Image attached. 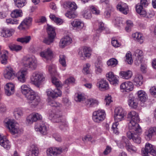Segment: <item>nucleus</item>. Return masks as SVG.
Returning <instances> with one entry per match:
<instances>
[{
  "mask_svg": "<svg viewBox=\"0 0 156 156\" xmlns=\"http://www.w3.org/2000/svg\"><path fill=\"white\" fill-rule=\"evenodd\" d=\"M9 47L11 50L16 52L20 51L22 48V46L15 44L10 45Z\"/></svg>",
  "mask_w": 156,
  "mask_h": 156,
  "instance_id": "obj_43",
  "label": "nucleus"
},
{
  "mask_svg": "<svg viewBox=\"0 0 156 156\" xmlns=\"http://www.w3.org/2000/svg\"><path fill=\"white\" fill-rule=\"evenodd\" d=\"M143 6L140 3L137 4L136 6V11L141 16L148 18V16H147V12L146 10L143 8Z\"/></svg>",
  "mask_w": 156,
  "mask_h": 156,
  "instance_id": "obj_22",
  "label": "nucleus"
},
{
  "mask_svg": "<svg viewBox=\"0 0 156 156\" xmlns=\"http://www.w3.org/2000/svg\"><path fill=\"white\" fill-rule=\"evenodd\" d=\"M134 54L139 59L140 61L141 60L143 55V51H142L139 49L136 50Z\"/></svg>",
  "mask_w": 156,
  "mask_h": 156,
  "instance_id": "obj_51",
  "label": "nucleus"
},
{
  "mask_svg": "<svg viewBox=\"0 0 156 156\" xmlns=\"http://www.w3.org/2000/svg\"><path fill=\"white\" fill-rule=\"evenodd\" d=\"M90 66V65L89 63H87L85 66L83 68V73L85 74H87L89 73L90 71L89 69Z\"/></svg>",
  "mask_w": 156,
  "mask_h": 156,
  "instance_id": "obj_59",
  "label": "nucleus"
},
{
  "mask_svg": "<svg viewBox=\"0 0 156 156\" xmlns=\"http://www.w3.org/2000/svg\"><path fill=\"white\" fill-rule=\"evenodd\" d=\"M119 123L118 122H115L113 123L112 126V129L113 131V132L115 133L118 134L119 133L118 128L117 126Z\"/></svg>",
  "mask_w": 156,
  "mask_h": 156,
  "instance_id": "obj_60",
  "label": "nucleus"
},
{
  "mask_svg": "<svg viewBox=\"0 0 156 156\" xmlns=\"http://www.w3.org/2000/svg\"><path fill=\"white\" fill-rule=\"evenodd\" d=\"M42 118L41 116L37 113L32 114L29 115L27 118V122L30 124H32Z\"/></svg>",
  "mask_w": 156,
  "mask_h": 156,
  "instance_id": "obj_16",
  "label": "nucleus"
},
{
  "mask_svg": "<svg viewBox=\"0 0 156 156\" xmlns=\"http://www.w3.org/2000/svg\"><path fill=\"white\" fill-rule=\"evenodd\" d=\"M95 71L97 74H99L102 71V64L101 62H98L95 64Z\"/></svg>",
  "mask_w": 156,
  "mask_h": 156,
  "instance_id": "obj_39",
  "label": "nucleus"
},
{
  "mask_svg": "<svg viewBox=\"0 0 156 156\" xmlns=\"http://www.w3.org/2000/svg\"><path fill=\"white\" fill-rule=\"evenodd\" d=\"M127 116L131 120L129 123V131L126 133L127 137L129 139H132L135 143L140 144L141 138L138 135L141 133L142 129L137 123L139 121L138 114L136 112L132 111L128 114Z\"/></svg>",
  "mask_w": 156,
  "mask_h": 156,
  "instance_id": "obj_1",
  "label": "nucleus"
},
{
  "mask_svg": "<svg viewBox=\"0 0 156 156\" xmlns=\"http://www.w3.org/2000/svg\"><path fill=\"white\" fill-rule=\"evenodd\" d=\"M29 150L32 152V154H28V156H36L39 153L38 149L37 147L34 144L31 145L30 147Z\"/></svg>",
  "mask_w": 156,
  "mask_h": 156,
  "instance_id": "obj_35",
  "label": "nucleus"
},
{
  "mask_svg": "<svg viewBox=\"0 0 156 156\" xmlns=\"http://www.w3.org/2000/svg\"><path fill=\"white\" fill-rule=\"evenodd\" d=\"M8 56L6 53L2 54L0 57L1 63L3 65H5L8 62Z\"/></svg>",
  "mask_w": 156,
  "mask_h": 156,
  "instance_id": "obj_46",
  "label": "nucleus"
},
{
  "mask_svg": "<svg viewBox=\"0 0 156 156\" xmlns=\"http://www.w3.org/2000/svg\"><path fill=\"white\" fill-rule=\"evenodd\" d=\"M27 99L32 105L34 106H37L41 101L40 97L33 90L25 96Z\"/></svg>",
  "mask_w": 156,
  "mask_h": 156,
  "instance_id": "obj_3",
  "label": "nucleus"
},
{
  "mask_svg": "<svg viewBox=\"0 0 156 156\" xmlns=\"http://www.w3.org/2000/svg\"><path fill=\"white\" fill-rule=\"evenodd\" d=\"M150 92L151 95L156 97V87H152L150 90Z\"/></svg>",
  "mask_w": 156,
  "mask_h": 156,
  "instance_id": "obj_64",
  "label": "nucleus"
},
{
  "mask_svg": "<svg viewBox=\"0 0 156 156\" xmlns=\"http://www.w3.org/2000/svg\"><path fill=\"white\" fill-rule=\"evenodd\" d=\"M91 51L90 48L84 47L83 49L80 50L79 55L82 59H83L85 57L89 58L91 55Z\"/></svg>",
  "mask_w": 156,
  "mask_h": 156,
  "instance_id": "obj_10",
  "label": "nucleus"
},
{
  "mask_svg": "<svg viewBox=\"0 0 156 156\" xmlns=\"http://www.w3.org/2000/svg\"><path fill=\"white\" fill-rule=\"evenodd\" d=\"M32 90L28 85L23 84L21 87V92L25 96Z\"/></svg>",
  "mask_w": 156,
  "mask_h": 156,
  "instance_id": "obj_34",
  "label": "nucleus"
},
{
  "mask_svg": "<svg viewBox=\"0 0 156 156\" xmlns=\"http://www.w3.org/2000/svg\"><path fill=\"white\" fill-rule=\"evenodd\" d=\"M52 82L57 87H59L61 86V84L58 80L55 77H52Z\"/></svg>",
  "mask_w": 156,
  "mask_h": 156,
  "instance_id": "obj_56",
  "label": "nucleus"
},
{
  "mask_svg": "<svg viewBox=\"0 0 156 156\" xmlns=\"http://www.w3.org/2000/svg\"><path fill=\"white\" fill-rule=\"evenodd\" d=\"M15 5L18 8H21L26 4L25 0H14Z\"/></svg>",
  "mask_w": 156,
  "mask_h": 156,
  "instance_id": "obj_41",
  "label": "nucleus"
},
{
  "mask_svg": "<svg viewBox=\"0 0 156 156\" xmlns=\"http://www.w3.org/2000/svg\"><path fill=\"white\" fill-rule=\"evenodd\" d=\"M137 94L139 99L141 102H144L147 99V94L143 90H140L137 91Z\"/></svg>",
  "mask_w": 156,
  "mask_h": 156,
  "instance_id": "obj_28",
  "label": "nucleus"
},
{
  "mask_svg": "<svg viewBox=\"0 0 156 156\" xmlns=\"http://www.w3.org/2000/svg\"><path fill=\"white\" fill-rule=\"evenodd\" d=\"M87 103L89 107H92L94 105H97L99 102L96 100L90 98L87 100Z\"/></svg>",
  "mask_w": 156,
  "mask_h": 156,
  "instance_id": "obj_44",
  "label": "nucleus"
},
{
  "mask_svg": "<svg viewBox=\"0 0 156 156\" xmlns=\"http://www.w3.org/2000/svg\"><path fill=\"white\" fill-rule=\"evenodd\" d=\"M63 151L61 147H53L49 148L47 150L48 155L51 156L52 154L57 155L60 154Z\"/></svg>",
  "mask_w": 156,
  "mask_h": 156,
  "instance_id": "obj_13",
  "label": "nucleus"
},
{
  "mask_svg": "<svg viewBox=\"0 0 156 156\" xmlns=\"http://www.w3.org/2000/svg\"><path fill=\"white\" fill-rule=\"evenodd\" d=\"M14 114L16 119H18L23 115V110L20 108H16L14 110Z\"/></svg>",
  "mask_w": 156,
  "mask_h": 156,
  "instance_id": "obj_40",
  "label": "nucleus"
},
{
  "mask_svg": "<svg viewBox=\"0 0 156 156\" xmlns=\"http://www.w3.org/2000/svg\"><path fill=\"white\" fill-rule=\"evenodd\" d=\"M40 56L47 60L51 59L53 56V52L50 48H48L40 53Z\"/></svg>",
  "mask_w": 156,
  "mask_h": 156,
  "instance_id": "obj_19",
  "label": "nucleus"
},
{
  "mask_svg": "<svg viewBox=\"0 0 156 156\" xmlns=\"http://www.w3.org/2000/svg\"><path fill=\"white\" fill-rule=\"evenodd\" d=\"M46 92L48 98L51 97L52 98H56L62 95L61 91L58 88L55 89L54 90L51 89H48Z\"/></svg>",
  "mask_w": 156,
  "mask_h": 156,
  "instance_id": "obj_11",
  "label": "nucleus"
},
{
  "mask_svg": "<svg viewBox=\"0 0 156 156\" xmlns=\"http://www.w3.org/2000/svg\"><path fill=\"white\" fill-rule=\"evenodd\" d=\"M31 80L34 84L39 87L41 83L44 80V77L42 73L35 72L33 73Z\"/></svg>",
  "mask_w": 156,
  "mask_h": 156,
  "instance_id": "obj_4",
  "label": "nucleus"
},
{
  "mask_svg": "<svg viewBox=\"0 0 156 156\" xmlns=\"http://www.w3.org/2000/svg\"><path fill=\"white\" fill-rule=\"evenodd\" d=\"M47 30L48 34V37L45 38L43 42L46 44L50 45L53 42L56 33L54 28L51 26L48 25Z\"/></svg>",
  "mask_w": 156,
  "mask_h": 156,
  "instance_id": "obj_2",
  "label": "nucleus"
},
{
  "mask_svg": "<svg viewBox=\"0 0 156 156\" xmlns=\"http://www.w3.org/2000/svg\"><path fill=\"white\" fill-rule=\"evenodd\" d=\"M23 63L25 67L30 68L32 69H35L37 66V61L33 57L24 58Z\"/></svg>",
  "mask_w": 156,
  "mask_h": 156,
  "instance_id": "obj_8",
  "label": "nucleus"
},
{
  "mask_svg": "<svg viewBox=\"0 0 156 156\" xmlns=\"http://www.w3.org/2000/svg\"><path fill=\"white\" fill-rule=\"evenodd\" d=\"M98 28L96 30L97 33H99L105 29L104 23L102 22L99 23Z\"/></svg>",
  "mask_w": 156,
  "mask_h": 156,
  "instance_id": "obj_57",
  "label": "nucleus"
},
{
  "mask_svg": "<svg viewBox=\"0 0 156 156\" xmlns=\"http://www.w3.org/2000/svg\"><path fill=\"white\" fill-rule=\"evenodd\" d=\"M128 104L132 108H136L137 107L138 100L132 94H130L128 97Z\"/></svg>",
  "mask_w": 156,
  "mask_h": 156,
  "instance_id": "obj_21",
  "label": "nucleus"
},
{
  "mask_svg": "<svg viewBox=\"0 0 156 156\" xmlns=\"http://www.w3.org/2000/svg\"><path fill=\"white\" fill-rule=\"evenodd\" d=\"M119 77L116 76H115L112 79H110L109 82L111 84L115 86L118 84L119 83Z\"/></svg>",
  "mask_w": 156,
  "mask_h": 156,
  "instance_id": "obj_50",
  "label": "nucleus"
},
{
  "mask_svg": "<svg viewBox=\"0 0 156 156\" xmlns=\"http://www.w3.org/2000/svg\"><path fill=\"white\" fill-rule=\"evenodd\" d=\"M116 8L118 10L124 14L126 15L129 12L128 6L126 3H119L116 6Z\"/></svg>",
  "mask_w": 156,
  "mask_h": 156,
  "instance_id": "obj_23",
  "label": "nucleus"
},
{
  "mask_svg": "<svg viewBox=\"0 0 156 156\" xmlns=\"http://www.w3.org/2000/svg\"><path fill=\"white\" fill-rule=\"evenodd\" d=\"M31 39V37L30 36H25L24 37L18 38L17 39L18 41L21 43H26L28 42Z\"/></svg>",
  "mask_w": 156,
  "mask_h": 156,
  "instance_id": "obj_48",
  "label": "nucleus"
},
{
  "mask_svg": "<svg viewBox=\"0 0 156 156\" xmlns=\"http://www.w3.org/2000/svg\"><path fill=\"white\" fill-rule=\"evenodd\" d=\"M72 26L77 29H81L84 26V24L81 21L75 20L71 23Z\"/></svg>",
  "mask_w": 156,
  "mask_h": 156,
  "instance_id": "obj_31",
  "label": "nucleus"
},
{
  "mask_svg": "<svg viewBox=\"0 0 156 156\" xmlns=\"http://www.w3.org/2000/svg\"><path fill=\"white\" fill-rule=\"evenodd\" d=\"M85 99L84 96L81 94L78 93L76 97L75 98V100L76 101L81 102Z\"/></svg>",
  "mask_w": 156,
  "mask_h": 156,
  "instance_id": "obj_55",
  "label": "nucleus"
},
{
  "mask_svg": "<svg viewBox=\"0 0 156 156\" xmlns=\"http://www.w3.org/2000/svg\"><path fill=\"white\" fill-rule=\"evenodd\" d=\"M133 85L131 82H125L120 85V89L122 92H129L133 89Z\"/></svg>",
  "mask_w": 156,
  "mask_h": 156,
  "instance_id": "obj_17",
  "label": "nucleus"
},
{
  "mask_svg": "<svg viewBox=\"0 0 156 156\" xmlns=\"http://www.w3.org/2000/svg\"><path fill=\"white\" fill-rule=\"evenodd\" d=\"M143 82V78L141 75L137 74L135 76L133 79L134 84L137 86H140L142 84Z\"/></svg>",
  "mask_w": 156,
  "mask_h": 156,
  "instance_id": "obj_32",
  "label": "nucleus"
},
{
  "mask_svg": "<svg viewBox=\"0 0 156 156\" xmlns=\"http://www.w3.org/2000/svg\"><path fill=\"white\" fill-rule=\"evenodd\" d=\"M47 101L48 102V104L52 107H60L61 105L59 103L56 102L53 100L49 98H48Z\"/></svg>",
  "mask_w": 156,
  "mask_h": 156,
  "instance_id": "obj_36",
  "label": "nucleus"
},
{
  "mask_svg": "<svg viewBox=\"0 0 156 156\" xmlns=\"http://www.w3.org/2000/svg\"><path fill=\"white\" fill-rule=\"evenodd\" d=\"M126 61L129 64H131L133 62L132 59L131 55L129 53H127L126 55Z\"/></svg>",
  "mask_w": 156,
  "mask_h": 156,
  "instance_id": "obj_61",
  "label": "nucleus"
},
{
  "mask_svg": "<svg viewBox=\"0 0 156 156\" xmlns=\"http://www.w3.org/2000/svg\"><path fill=\"white\" fill-rule=\"evenodd\" d=\"M126 114L125 111L121 107H117L115 110L114 119L115 122H118L124 119Z\"/></svg>",
  "mask_w": 156,
  "mask_h": 156,
  "instance_id": "obj_6",
  "label": "nucleus"
},
{
  "mask_svg": "<svg viewBox=\"0 0 156 156\" xmlns=\"http://www.w3.org/2000/svg\"><path fill=\"white\" fill-rule=\"evenodd\" d=\"M6 21L7 24H17L19 23V20L17 19L11 18L7 19Z\"/></svg>",
  "mask_w": 156,
  "mask_h": 156,
  "instance_id": "obj_54",
  "label": "nucleus"
},
{
  "mask_svg": "<svg viewBox=\"0 0 156 156\" xmlns=\"http://www.w3.org/2000/svg\"><path fill=\"white\" fill-rule=\"evenodd\" d=\"M15 76V72L10 66L7 67L4 71V76L7 79H13Z\"/></svg>",
  "mask_w": 156,
  "mask_h": 156,
  "instance_id": "obj_12",
  "label": "nucleus"
},
{
  "mask_svg": "<svg viewBox=\"0 0 156 156\" xmlns=\"http://www.w3.org/2000/svg\"><path fill=\"white\" fill-rule=\"evenodd\" d=\"M112 44L114 47L116 48L119 47L121 45L120 44L117 40L113 39L112 40Z\"/></svg>",
  "mask_w": 156,
  "mask_h": 156,
  "instance_id": "obj_63",
  "label": "nucleus"
},
{
  "mask_svg": "<svg viewBox=\"0 0 156 156\" xmlns=\"http://www.w3.org/2000/svg\"><path fill=\"white\" fill-rule=\"evenodd\" d=\"M72 40L69 36H66L62 38L59 43L60 47L63 48L65 46L71 43Z\"/></svg>",
  "mask_w": 156,
  "mask_h": 156,
  "instance_id": "obj_26",
  "label": "nucleus"
},
{
  "mask_svg": "<svg viewBox=\"0 0 156 156\" xmlns=\"http://www.w3.org/2000/svg\"><path fill=\"white\" fill-rule=\"evenodd\" d=\"M126 149L129 151L135 152L137 151V149L135 146L132 145L130 142H129L126 145H125Z\"/></svg>",
  "mask_w": 156,
  "mask_h": 156,
  "instance_id": "obj_49",
  "label": "nucleus"
},
{
  "mask_svg": "<svg viewBox=\"0 0 156 156\" xmlns=\"http://www.w3.org/2000/svg\"><path fill=\"white\" fill-rule=\"evenodd\" d=\"M68 124L65 119H62L60 123L59 127L61 130L63 131H65L68 127Z\"/></svg>",
  "mask_w": 156,
  "mask_h": 156,
  "instance_id": "obj_42",
  "label": "nucleus"
},
{
  "mask_svg": "<svg viewBox=\"0 0 156 156\" xmlns=\"http://www.w3.org/2000/svg\"><path fill=\"white\" fill-rule=\"evenodd\" d=\"M97 86L101 90H106L109 88L108 82L104 80H101L98 81L97 83Z\"/></svg>",
  "mask_w": 156,
  "mask_h": 156,
  "instance_id": "obj_27",
  "label": "nucleus"
},
{
  "mask_svg": "<svg viewBox=\"0 0 156 156\" xmlns=\"http://www.w3.org/2000/svg\"><path fill=\"white\" fill-rule=\"evenodd\" d=\"M32 19V18L28 17L25 18L21 22L18 27L20 30H23L27 28L31 24Z\"/></svg>",
  "mask_w": 156,
  "mask_h": 156,
  "instance_id": "obj_14",
  "label": "nucleus"
},
{
  "mask_svg": "<svg viewBox=\"0 0 156 156\" xmlns=\"http://www.w3.org/2000/svg\"><path fill=\"white\" fill-rule=\"evenodd\" d=\"M35 129L36 131H39L43 135H45L47 133V128L45 124L43 122L36 125Z\"/></svg>",
  "mask_w": 156,
  "mask_h": 156,
  "instance_id": "obj_15",
  "label": "nucleus"
},
{
  "mask_svg": "<svg viewBox=\"0 0 156 156\" xmlns=\"http://www.w3.org/2000/svg\"><path fill=\"white\" fill-rule=\"evenodd\" d=\"M12 29H4L2 30L1 35L4 37H10L12 35Z\"/></svg>",
  "mask_w": 156,
  "mask_h": 156,
  "instance_id": "obj_37",
  "label": "nucleus"
},
{
  "mask_svg": "<svg viewBox=\"0 0 156 156\" xmlns=\"http://www.w3.org/2000/svg\"><path fill=\"white\" fill-rule=\"evenodd\" d=\"M142 151L143 156H148L149 153L153 156L156 155V151L153 146L149 143L146 144L145 148L142 149Z\"/></svg>",
  "mask_w": 156,
  "mask_h": 156,
  "instance_id": "obj_9",
  "label": "nucleus"
},
{
  "mask_svg": "<svg viewBox=\"0 0 156 156\" xmlns=\"http://www.w3.org/2000/svg\"><path fill=\"white\" fill-rule=\"evenodd\" d=\"M132 37L140 44H141L144 42V37L141 34L136 32L133 34Z\"/></svg>",
  "mask_w": 156,
  "mask_h": 156,
  "instance_id": "obj_33",
  "label": "nucleus"
},
{
  "mask_svg": "<svg viewBox=\"0 0 156 156\" xmlns=\"http://www.w3.org/2000/svg\"><path fill=\"white\" fill-rule=\"evenodd\" d=\"M27 73V69H22L16 74V76L18 80L22 83H24L26 81L25 76Z\"/></svg>",
  "mask_w": 156,
  "mask_h": 156,
  "instance_id": "obj_20",
  "label": "nucleus"
},
{
  "mask_svg": "<svg viewBox=\"0 0 156 156\" xmlns=\"http://www.w3.org/2000/svg\"><path fill=\"white\" fill-rule=\"evenodd\" d=\"M90 9L92 12L95 15H98L100 13L99 10L93 6L90 7Z\"/></svg>",
  "mask_w": 156,
  "mask_h": 156,
  "instance_id": "obj_62",
  "label": "nucleus"
},
{
  "mask_svg": "<svg viewBox=\"0 0 156 156\" xmlns=\"http://www.w3.org/2000/svg\"><path fill=\"white\" fill-rule=\"evenodd\" d=\"M50 116L52 118L53 121L55 122H61L63 119H62V116L59 114H52L51 113L50 114Z\"/></svg>",
  "mask_w": 156,
  "mask_h": 156,
  "instance_id": "obj_30",
  "label": "nucleus"
},
{
  "mask_svg": "<svg viewBox=\"0 0 156 156\" xmlns=\"http://www.w3.org/2000/svg\"><path fill=\"white\" fill-rule=\"evenodd\" d=\"M126 23L127 25L125 28L127 32H129L133 25V23L131 21L128 20L126 21Z\"/></svg>",
  "mask_w": 156,
  "mask_h": 156,
  "instance_id": "obj_53",
  "label": "nucleus"
},
{
  "mask_svg": "<svg viewBox=\"0 0 156 156\" xmlns=\"http://www.w3.org/2000/svg\"><path fill=\"white\" fill-rule=\"evenodd\" d=\"M105 116V112L104 110H99L93 113L92 118L95 122H100L104 119Z\"/></svg>",
  "mask_w": 156,
  "mask_h": 156,
  "instance_id": "obj_7",
  "label": "nucleus"
},
{
  "mask_svg": "<svg viewBox=\"0 0 156 156\" xmlns=\"http://www.w3.org/2000/svg\"><path fill=\"white\" fill-rule=\"evenodd\" d=\"M0 145L7 149H10L11 147L10 142L4 136L0 135Z\"/></svg>",
  "mask_w": 156,
  "mask_h": 156,
  "instance_id": "obj_24",
  "label": "nucleus"
},
{
  "mask_svg": "<svg viewBox=\"0 0 156 156\" xmlns=\"http://www.w3.org/2000/svg\"><path fill=\"white\" fill-rule=\"evenodd\" d=\"M22 11L21 10L15 9L11 13V15L12 18H17L22 16Z\"/></svg>",
  "mask_w": 156,
  "mask_h": 156,
  "instance_id": "obj_38",
  "label": "nucleus"
},
{
  "mask_svg": "<svg viewBox=\"0 0 156 156\" xmlns=\"http://www.w3.org/2000/svg\"><path fill=\"white\" fill-rule=\"evenodd\" d=\"M66 57L64 55H60L59 56V62L62 66H66Z\"/></svg>",
  "mask_w": 156,
  "mask_h": 156,
  "instance_id": "obj_52",
  "label": "nucleus"
},
{
  "mask_svg": "<svg viewBox=\"0 0 156 156\" xmlns=\"http://www.w3.org/2000/svg\"><path fill=\"white\" fill-rule=\"evenodd\" d=\"M118 62L115 58H113L110 59L107 62V64L108 66H111L114 67L117 64Z\"/></svg>",
  "mask_w": 156,
  "mask_h": 156,
  "instance_id": "obj_45",
  "label": "nucleus"
},
{
  "mask_svg": "<svg viewBox=\"0 0 156 156\" xmlns=\"http://www.w3.org/2000/svg\"><path fill=\"white\" fill-rule=\"evenodd\" d=\"M65 15L66 17L70 19L74 18L76 16V14L72 11L68 12L66 13Z\"/></svg>",
  "mask_w": 156,
  "mask_h": 156,
  "instance_id": "obj_58",
  "label": "nucleus"
},
{
  "mask_svg": "<svg viewBox=\"0 0 156 156\" xmlns=\"http://www.w3.org/2000/svg\"><path fill=\"white\" fill-rule=\"evenodd\" d=\"M119 75L122 78L128 80L132 77L133 73L131 70H128L126 71H121L119 73Z\"/></svg>",
  "mask_w": 156,
  "mask_h": 156,
  "instance_id": "obj_29",
  "label": "nucleus"
},
{
  "mask_svg": "<svg viewBox=\"0 0 156 156\" xmlns=\"http://www.w3.org/2000/svg\"><path fill=\"white\" fill-rule=\"evenodd\" d=\"M6 127L12 134L18 133L20 132L19 124L16 122L9 119L6 122Z\"/></svg>",
  "mask_w": 156,
  "mask_h": 156,
  "instance_id": "obj_5",
  "label": "nucleus"
},
{
  "mask_svg": "<svg viewBox=\"0 0 156 156\" xmlns=\"http://www.w3.org/2000/svg\"><path fill=\"white\" fill-rule=\"evenodd\" d=\"M156 134V127H153L150 128L145 133V138L147 140H149L152 136Z\"/></svg>",
  "mask_w": 156,
  "mask_h": 156,
  "instance_id": "obj_25",
  "label": "nucleus"
},
{
  "mask_svg": "<svg viewBox=\"0 0 156 156\" xmlns=\"http://www.w3.org/2000/svg\"><path fill=\"white\" fill-rule=\"evenodd\" d=\"M15 85L11 83H7L5 87V94L8 96H10L15 92Z\"/></svg>",
  "mask_w": 156,
  "mask_h": 156,
  "instance_id": "obj_18",
  "label": "nucleus"
},
{
  "mask_svg": "<svg viewBox=\"0 0 156 156\" xmlns=\"http://www.w3.org/2000/svg\"><path fill=\"white\" fill-rule=\"evenodd\" d=\"M66 4L67 7L71 10H75L77 9L76 5L75 3L74 2H66Z\"/></svg>",
  "mask_w": 156,
  "mask_h": 156,
  "instance_id": "obj_47",
  "label": "nucleus"
}]
</instances>
